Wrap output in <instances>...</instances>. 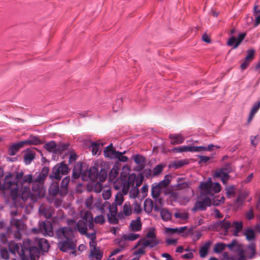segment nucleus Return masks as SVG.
Returning a JSON list of instances; mask_svg holds the SVG:
<instances>
[{
    "label": "nucleus",
    "mask_w": 260,
    "mask_h": 260,
    "mask_svg": "<svg viewBox=\"0 0 260 260\" xmlns=\"http://www.w3.org/2000/svg\"><path fill=\"white\" fill-rule=\"evenodd\" d=\"M143 176H141V178L140 179V181L137 182L136 186L132 187V188L129 190V197L131 198L135 199L136 197H137V196L139 194L138 186H139L140 185L141 183H142V182L143 181Z\"/></svg>",
    "instance_id": "nucleus-30"
},
{
    "label": "nucleus",
    "mask_w": 260,
    "mask_h": 260,
    "mask_svg": "<svg viewBox=\"0 0 260 260\" xmlns=\"http://www.w3.org/2000/svg\"><path fill=\"white\" fill-rule=\"evenodd\" d=\"M141 241H147L149 243L150 248H153L160 243L153 230H150L147 233L146 238L140 239V242Z\"/></svg>",
    "instance_id": "nucleus-9"
},
{
    "label": "nucleus",
    "mask_w": 260,
    "mask_h": 260,
    "mask_svg": "<svg viewBox=\"0 0 260 260\" xmlns=\"http://www.w3.org/2000/svg\"><path fill=\"white\" fill-rule=\"evenodd\" d=\"M245 36L246 34L244 32L239 34L237 38L232 36L229 39L227 45L232 46L234 49H236L244 39Z\"/></svg>",
    "instance_id": "nucleus-11"
},
{
    "label": "nucleus",
    "mask_w": 260,
    "mask_h": 260,
    "mask_svg": "<svg viewBox=\"0 0 260 260\" xmlns=\"http://www.w3.org/2000/svg\"><path fill=\"white\" fill-rule=\"evenodd\" d=\"M140 237V235L130 233L127 234L123 235L122 238L125 241H134Z\"/></svg>",
    "instance_id": "nucleus-43"
},
{
    "label": "nucleus",
    "mask_w": 260,
    "mask_h": 260,
    "mask_svg": "<svg viewBox=\"0 0 260 260\" xmlns=\"http://www.w3.org/2000/svg\"><path fill=\"white\" fill-rule=\"evenodd\" d=\"M90 240L89 260H101L104 253L100 247L97 246L96 239Z\"/></svg>",
    "instance_id": "nucleus-6"
},
{
    "label": "nucleus",
    "mask_w": 260,
    "mask_h": 260,
    "mask_svg": "<svg viewBox=\"0 0 260 260\" xmlns=\"http://www.w3.org/2000/svg\"><path fill=\"white\" fill-rule=\"evenodd\" d=\"M223 257L225 260H245V257L243 254L242 255H238V256L230 254L228 252H224Z\"/></svg>",
    "instance_id": "nucleus-36"
},
{
    "label": "nucleus",
    "mask_w": 260,
    "mask_h": 260,
    "mask_svg": "<svg viewBox=\"0 0 260 260\" xmlns=\"http://www.w3.org/2000/svg\"><path fill=\"white\" fill-rule=\"evenodd\" d=\"M1 188L4 190H10L11 195L14 198L17 197L19 194L20 190H21L19 184L13 180L11 173H9L5 176L3 184L1 183Z\"/></svg>",
    "instance_id": "nucleus-4"
},
{
    "label": "nucleus",
    "mask_w": 260,
    "mask_h": 260,
    "mask_svg": "<svg viewBox=\"0 0 260 260\" xmlns=\"http://www.w3.org/2000/svg\"><path fill=\"white\" fill-rule=\"evenodd\" d=\"M164 166L162 165H158L156 166L153 169V176H157L163 170Z\"/></svg>",
    "instance_id": "nucleus-55"
},
{
    "label": "nucleus",
    "mask_w": 260,
    "mask_h": 260,
    "mask_svg": "<svg viewBox=\"0 0 260 260\" xmlns=\"http://www.w3.org/2000/svg\"><path fill=\"white\" fill-rule=\"evenodd\" d=\"M170 183V179L169 178V176L167 175L165 176L164 180L160 181L157 184L161 187V188H164L168 186Z\"/></svg>",
    "instance_id": "nucleus-49"
},
{
    "label": "nucleus",
    "mask_w": 260,
    "mask_h": 260,
    "mask_svg": "<svg viewBox=\"0 0 260 260\" xmlns=\"http://www.w3.org/2000/svg\"><path fill=\"white\" fill-rule=\"evenodd\" d=\"M243 234L245 236L246 240L249 241H253L255 239V233L252 228L246 229Z\"/></svg>",
    "instance_id": "nucleus-40"
},
{
    "label": "nucleus",
    "mask_w": 260,
    "mask_h": 260,
    "mask_svg": "<svg viewBox=\"0 0 260 260\" xmlns=\"http://www.w3.org/2000/svg\"><path fill=\"white\" fill-rule=\"evenodd\" d=\"M110 208V203L108 201H105L101 208L100 209L102 214H105L108 213L109 209Z\"/></svg>",
    "instance_id": "nucleus-46"
},
{
    "label": "nucleus",
    "mask_w": 260,
    "mask_h": 260,
    "mask_svg": "<svg viewBox=\"0 0 260 260\" xmlns=\"http://www.w3.org/2000/svg\"><path fill=\"white\" fill-rule=\"evenodd\" d=\"M243 253L245 257V260L253 258L256 254V247L254 243H251L244 249L243 247Z\"/></svg>",
    "instance_id": "nucleus-12"
},
{
    "label": "nucleus",
    "mask_w": 260,
    "mask_h": 260,
    "mask_svg": "<svg viewBox=\"0 0 260 260\" xmlns=\"http://www.w3.org/2000/svg\"><path fill=\"white\" fill-rule=\"evenodd\" d=\"M70 181L69 176L65 177L61 181L60 186V194L63 196L66 194L68 192V184Z\"/></svg>",
    "instance_id": "nucleus-24"
},
{
    "label": "nucleus",
    "mask_w": 260,
    "mask_h": 260,
    "mask_svg": "<svg viewBox=\"0 0 260 260\" xmlns=\"http://www.w3.org/2000/svg\"><path fill=\"white\" fill-rule=\"evenodd\" d=\"M109 168L106 165L101 166L100 172H99L98 178L100 181L104 182L107 178L108 172Z\"/></svg>",
    "instance_id": "nucleus-34"
},
{
    "label": "nucleus",
    "mask_w": 260,
    "mask_h": 260,
    "mask_svg": "<svg viewBox=\"0 0 260 260\" xmlns=\"http://www.w3.org/2000/svg\"><path fill=\"white\" fill-rule=\"evenodd\" d=\"M199 188L201 194L207 195L211 199L214 193L219 192L221 189L220 184L218 182H212L210 178L208 181L201 183Z\"/></svg>",
    "instance_id": "nucleus-3"
},
{
    "label": "nucleus",
    "mask_w": 260,
    "mask_h": 260,
    "mask_svg": "<svg viewBox=\"0 0 260 260\" xmlns=\"http://www.w3.org/2000/svg\"><path fill=\"white\" fill-rule=\"evenodd\" d=\"M90 148L92 150V154L94 155L98 154L99 152L100 149V145L95 142H92L90 145Z\"/></svg>",
    "instance_id": "nucleus-54"
},
{
    "label": "nucleus",
    "mask_w": 260,
    "mask_h": 260,
    "mask_svg": "<svg viewBox=\"0 0 260 260\" xmlns=\"http://www.w3.org/2000/svg\"><path fill=\"white\" fill-rule=\"evenodd\" d=\"M39 228L44 235L50 237L53 236L52 225L49 221L46 220L43 222H39Z\"/></svg>",
    "instance_id": "nucleus-10"
},
{
    "label": "nucleus",
    "mask_w": 260,
    "mask_h": 260,
    "mask_svg": "<svg viewBox=\"0 0 260 260\" xmlns=\"http://www.w3.org/2000/svg\"><path fill=\"white\" fill-rule=\"evenodd\" d=\"M159 211L160 212L161 218L164 221H167L171 219L172 214L169 210L165 209H160Z\"/></svg>",
    "instance_id": "nucleus-44"
},
{
    "label": "nucleus",
    "mask_w": 260,
    "mask_h": 260,
    "mask_svg": "<svg viewBox=\"0 0 260 260\" xmlns=\"http://www.w3.org/2000/svg\"><path fill=\"white\" fill-rule=\"evenodd\" d=\"M10 223L12 229L14 231V236L15 238L20 240L25 225L23 220L13 217L11 219Z\"/></svg>",
    "instance_id": "nucleus-7"
},
{
    "label": "nucleus",
    "mask_w": 260,
    "mask_h": 260,
    "mask_svg": "<svg viewBox=\"0 0 260 260\" xmlns=\"http://www.w3.org/2000/svg\"><path fill=\"white\" fill-rule=\"evenodd\" d=\"M216 226L219 227L222 229L225 234L229 232V230L232 228V223L228 220L224 218L222 220L218 221L216 223Z\"/></svg>",
    "instance_id": "nucleus-23"
},
{
    "label": "nucleus",
    "mask_w": 260,
    "mask_h": 260,
    "mask_svg": "<svg viewBox=\"0 0 260 260\" xmlns=\"http://www.w3.org/2000/svg\"><path fill=\"white\" fill-rule=\"evenodd\" d=\"M129 229L130 231L135 232L140 231L142 229V222L141 217H137L136 219L133 220L129 224Z\"/></svg>",
    "instance_id": "nucleus-22"
},
{
    "label": "nucleus",
    "mask_w": 260,
    "mask_h": 260,
    "mask_svg": "<svg viewBox=\"0 0 260 260\" xmlns=\"http://www.w3.org/2000/svg\"><path fill=\"white\" fill-rule=\"evenodd\" d=\"M81 168L77 170L76 167H74L73 170V178L74 179H78L81 174Z\"/></svg>",
    "instance_id": "nucleus-61"
},
{
    "label": "nucleus",
    "mask_w": 260,
    "mask_h": 260,
    "mask_svg": "<svg viewBox=\"0 0 260 260\" xmlns=\"http://www.w3.org/2000/svg\"><path fill=\"white\" fill-rule=\"evenodd\" d=\"M32 195L29 187L28 186H24L20 194L21 199L23 201H26L29 198L31 200L34 201Z\"/></svg>",
    "instance_id": "nucleus-29"
},
{
    "label": "nucleus",
    "mask_w": 260,
    "mask_h": 260,
    "mask_svg": "<svg viewBox=\"0 0 260 260\" xmlns=\"http://www.w3.org/2000/svg\"><path fill=\"white\" fill-rule=\"evenodd\" d=\"M102 196L104 200L109 199L111 196V191L110 189L104 190L102 192Z\"/></svg>",
    "instance_id": "nucleus-64"
},
{
    "label": "nucleus",
    "mask_w": 260,
    "mask_h": 260,
    "mask_svg": "<svg viewBox=\"0 0 260 260\" xmlns=\"http://www.w3.org/2000/svg\"><path fill=\"white\" fill-rule=\"evenodd\" d=\"M94 222L96 223H99L100 224H103L105 222V219L104 216L103 215H100L96 216L94 218Z\"/></svg>",
    "instance_id": "nucleus-60"
},
{
    "label": "nucleus",
    "mask_w": 260,
    "mask_h": 260,
    "mask_svg": "<svg viewBox=\"0 0 260 260\" xmlns=\"http://www.w3.org/2000/svg\"><path fill=\"white\" fill-rule=\"evenodd\" d=\"M70 144L68 143L56 145V152L61 153L62 151L68 149Z\"/></svg>",
    "instance_id": "nucleus-50"
},
{
    "label": "nucleus",
    "mask_w": 260,
    "mask_h": 260,
    "mask_svg": "<svg viewBox=\"0 0 260 260\" xmlns=\"http://www.w3.org/2000/svg\"><path fill=\"white\" fill-rule=\"evenodd\" d=\"M169 138L171 139V144L178 145L182 143L185 138L180 134H170Z\"/></svg>",
    "instance_id": "nucleus-26"
},
{
    "label": "nucleus",
    "mask_w": 260,
    "mask_h": 260,
    "mask_svg": "<svg viewBox=\"0 0 260 260\" xmlns=\"http://www.w3.org/2000/svg\"><path fill=\"white\" fill-rule=\"evenodd\" d=\"M115 159H117L120 162H125L128 161V158L127 156L121 155L120 152L118 151Z\"/></svg>",
    "instance_id": "nucleus-57"
},
{
    "label": "nucleus",
    "mask_w": 260,
    "mask_h": 260,
    "mask_svg": "<svg viewBox=\"0 0 260 260\" xmlns=\"http://www.w3.org/2000/svg\"><path fill=\"white\" fill-rule=\"evenodd\" d=\"M154 209L156 212H158L160 210V207H159L156 204H153L152 200L151 199H146L144 202V210L148 214L150 213L152 209Z\"/></svg>",
    "instance_id": "nucleus-14"
},
{
    "label": "nucleus",
    "mask_w": 260,
    "mask_h": 260,
    "mask_svg": "<svg viewBox=\"0 0 260 260\" xmlns=\"http://www.w3.org/2000/svg\"><path fill=\"white\" fill-rule=\"evenodd\" d=\"M226 247H228L231 251L237 253L238 255H242L243 245L238 243L237 240L234 239L230 243L226 244Z\"/></svg>",
    "instance_id": "nucleus-15"
},
{
    "label": "nucleus",
    "mask_w": 260,
    "mask_h": 260,
    "mask_svg": "<svg viewBox=\"0 0 260 260\" xmlns=\"http://www.w3.org/2000/svg\"><path fill=\"white\" fill-rule=\"evenodd\" d=\"M182 178H178L177 182L178 183L174 186L175 189L176 190H181L183 189H185L189 186V184L187 182H179L181 181H182Z\"/></svg>",
    "instance_id": "nucleus-42"
},
{
    "label": "nucleus",
    "mask_w": 260,
    "mask_h": 260,
    "mask_svg": "<svg viewBox=\"0 0 260 260\" xmlns=\"http://www.w3.org/2000/svg\"><path fill=\"white\" fill-rule=\"evenodd\" d=\"M225 189L226 190V197L228 198H230L231 195L235 194V188L234 185L226 186Z\"/></svg>",
    "instance_id": "nucleus-53"
},
{
    "label": "nucleus",
    "mask_w": 260,
    "mask_h": 260,
    "mask_svg": "<svg viewBox=\"0 0 260 260\" xmlns=\"http://www.w3.org/2000/svg\"><path fill=\"white\" fill-rule=\"evenodd\" d=\"M126 186L127 188V192H128L130 187L135 186V183L136 180V175L135 174H132L128 177H124Z\"/></svg>",
    "instance_id": "nucleus-33"
},
{
    "label": "nucleus",
    "mask_w": 260,
    "mask_h": 260,
    "mask_svg": "<svg viewBox=\"0 0 260 260\" xmlns=\"http://www.w3.org/2000/svg\"><path fill=\"white\" fill-rule=\"evenodd\" d=\"M226 247V244L222 243H217L214 248V251L216 253H220L224 250Z\"/></svg>",
    "instance_id": "nucleus-45"
},
{
    "label": "nucleus",
    "mask_w": 260,
    "mask_h": 260,
    "mask_svg": "<svg viewBox=\"0 0 260 260\" xmlns=\"http://www.w3.org/2000/svg\"><path fill=\"white\" fill-rule=\"evenodd\" d=\"M29 257L26 258L24 255L22 256V260H38L41 251L37 246H30L28 249Z\"/></svg>",
    "instance_id": "nucleus-13"
},
{
    "label": "nucleus",
    "mask_w": 260,
    "mask_h": 260,
    "mask_svg": "<svg viewBox=\"0 0 260 260\" xmlns=\"http://www.w3.org/2000/svg\"><path fill=\"white\" fill-rule=\"evenodd\" d=\"M71 222L76 223L74 230H77L81 235L85 236L90 240L96 239V230L94 227L92 214L90 212L86 211L77 223L74 220H71Z\"/></svg>",
    "instance_id": "nucleus-2"
},
{
    "label": "nucleus",
    "mask_w": 260,
    "mask_h": 260,
    "mask_svg": "<svg viewBox=\"0 0 260 260\" xmlns=\"http://www.w3.org/2000/svg\"><path fill=\"white\" fill-rule=\"evenodd\" d=\"M227 171H225V169L224 168H221L219 170L216 171L215 173V177H221V176H228V175H229V174H225V172Z\"/></svg>",
    "instance_id": "nucleus-62"
},
{
    "label": "nucleus",
    "mask_w": 260,
    "mask_h": 260,
    "mask_svg": "<svg viewBox=\"0 0 260 260\" xmlns=\"http://www.w3.org/2000/svg\"><path fill=\"white\" fill-rule=\"evenodd\" d=\"M113 187L116 190L121 191L123 194H127V188L126 186L124 178H117L114 181Z\"/></svg>",
    "instance_id": "nucleus-18"
},
{
    "label": "nucleus",
    "mask_w": 260,
    "mask_h": 260,
    "mask_svg": "<svg viewBox=\"0 0 260 260\" xmlns=\"http://www.w3.org/2000/svg\"><path fill=\"white\" fill-rule=\"evenodd\" d=\"M35 157V153L34 151L27 149L25 151L24 154V162L26 165L31 164V161Z\"/></svg>",
    "instance_id": "nucleus-27"
},
{
    "label": "nucleus",
    "mask_w": 260,
    "mask_h": 260,
    "mask_svg": "<svg viewBox=\"0 0 260 260\" xmlns=\"http://www.w3.org/2000/svg\"><path fill=\"white\" fill-rule=\"evenodd\" d=\"M139 246H141V247L135 251L134 254L136 255H140L145 254L146 252L145 248L147 247L150 248L149 243L147 241L140 242V239L135 245V248H136Z\"/></svg>",
    "instance_id": "nucleus-21"
},
{
    "label": "nucleus",
    "mask_w": 260,
    "mask_h": 260,
    "mask_svg": "<svg viewBox=\"0 0 260 260\" xmlns=\"http://www.w3.org/2000/svg\"><path fill=\"white\" fill-rule=\"evenodd\" d=\"M34 179H32V175L31 174H28L26 175H24L22 178V181L21 182L20 184L27 183H32Z\"/></svg>",
    "instance_id": "nucleus-58"
},
{
    "label": "nucleus",
    "mask_w": 260,
    "mask_h": 260,
    "mask_svg": "<svg viewBox=\"0 0 260 260\" xmlns=\"http://www.w3.org/2000/svg\"><path fill=\"white\" fill-rule=\"evenodd\" d=\"M75 231L69 226H62L57 228L55 232V236L59 240L58 248L62 252H69L74 256L77 255Z\"/></svg>",
    "instance_id": "nucleus-1"
},
{
    "label": "nucleus",
    "mask_w": 260,
    "mask_h": 260,
    "mask_svg": "<svg viewBox=\"0 0 260 260\" xmlns=\"http://www.w3.org/2000/svg\"><path fill=\"white\" fill-rule=\"evenodd\" d=\"M118 151L114 149L112 143L107 146L104 150V155L105 157L110 159H115V157Z\"/></svg>",
    "instance_id": "nucleus-19"
},
{
    "label": "nucleus",
    "mask_w": 260,
    "mask_h": 260,
    "mask_svg": "<svg viewBox=\"0 0 260 260\" xmlns=\"http://www.w3.org/2000/svg\"><path fill=\"white\" fill-rule=\"evenodd\" d=\"M24 146L22 141H20L17 143L14 144L9 149V154L13 156L19 150V149Z\"/></svg>",
    "instance_id": "nucleus-31"
},
{
    "label": "nucleus",
    "mask_w": 260,
    "mask_h": 260,
    "mask_svg": "<svg viewBox=\"0 0 260 260\" xmlns=\"http://www.w3.org/2000/svg\"><path fill=\"white\" fill-rule=\"evenodd\" d=\"M260 108V101H257L254 103L250 112L248 118V122H250L253 119L255 114L257 113Z\"/></svg>",
    "instance_id": "nucleus-35"
},
{
    "label": "nucleus",
    "mask_w": 260,
    "mask_h": 260,
    "mask_svg": "<svg viewBox=\"0 0 260 260\" xmlns=\"http://www.w3.org/2000/svg\"><path fill=\"white\" fill-rule=\"evenodd\" d=\"M162 188L156 183L152 184L151 188V196L153 198L159 196Z\"/></svg>",
    "instance_id": "nucleus-37"
},
{
    "label": "nucleus",
    "mask_w": 260,
    "mask_h": 260,
    "mask_svg": "<svg viewBox=\"0 0 260 260\" xmlns=\"http://www.w3.org/2000/svg\"><path fill=\"white\" fill-rule=\"evenodd\" d=\"M123 193H117L115 196V203L117 205H121L123 203Z\"/></svg>",
    "instance_id": "nucleus-59"
},
{
    "label": "nucleus",
    "mask_w": 260,
    "mask_h": 260,
    "mask_svg": "<svg viewBox=\"0 0 260 260\" xmlns=\"http://www.w3.org/2000/svg\"><path fill=\"white\" fill-rule=\"evenodd\" d=\"M35 245L37 246L40 251L43 253L48 251L50 247L48 241L44 238H36Z\"/></svg>",
    "instance_id": "nucleus-17"
},
{
    "label": "nucleus",
    "mask_w": 260,
    "mask_h": 260,
    "mask_svg": "<svg viewBox=\"0 0 260 260\" xmlns=\"http://www.w3.org/2000/svg\"><path fill=\"white\" fill-rule=\"evenodd\" d=\"M243 227L242 221H235L232 223V228H234L233 235L238 236L239 233L242 231Z\"/></svg>",
    "instance_id": "nucleus-32"
},
{
    "label": "nucleus",
    "mask_w": 260,
    "mask_h": 260,
    "mask_svg": "<svg viewBox=\"0 0 260 260\" xmlns=\"http://www.w3.org/2000/svg\"><path fill=\"white\" fill-rule=\"evenodd\" d=\"M44 148L49 151H51L53 149L56 152V144L54 141H50L44 145Z\"/></svg>",
    "instance_id": "nucleus-48"
},
{
    "label": "nucleus",
    "mask_w": 260,
    "mask_h": 260,
    "mask_svg": "<svg viewBox=\"0 0 260 260\" xmlns=\"http://www.w3.org/2000/svg\"><path fill=\"white\" fill-rule=\"evenodd\" d=\"M1 255L2 257L4 259H8L9 258V253L6 248H3L1 250Z\"/></svg>",
    "instance_id": "nucleus-63"
},
{
    "label": "nucleus",
    "mask_w": 260,
    "mask_h": 260,
    "mask_svg": "<svg viewBox=\"0 0 260 260\" xmlns=\"http://www.w3.org/2000/svg\"><path fill=\"white\" fill-rule=\"evenodd\" d=\"M85 205L87 208L90 209H92L93 208V197L92 196L88 197L85 201Z\"/></svg>",
    "instance_id": "nucleus-56"
},
{
    "label": "nucleus",
    "mask_w": 260,
    "mask_h": 260,
    "mask_svg": "<svg viewBox=\"0 0 260 260\" xmlns=\"http://www.w3.org/2000/svg\"><path fill=\"white\" fill-rule=\"evenodd\" d=\"M69 168L64 162L57 164L53 168L51 173L49 175V178L51 180H59L63 175L68 173Z\"/></svg>",
    "instance_id": "nucleus-5"
},
{
    "label": "nucleus",
    "mask_w": 260,
    "mask_h": 260,
    "mask_svg": "<svg viewBox=\"0 0 260 260\" xmlns=\"http://www.w3.org/2000/svg\"><path fill=\"white\" fill-rule=\"evenodd\" d=\"M123 212L125 216H129L132 214V208L129 203H125L123 206Z\"/></svg>",
    "instance_id": "nucleus-47"
},
{
    "label": "nucleus",
    "mask_w": 260,
    "mask_h": 260,
    "mask_svg": "<svg viewBox=\"0 0 260 260\" xmlns=\"http://www.w3.org/2000/svg\"><path fill=\"white\" fill-rule=\"evenodd\" d=\"M211 244L210 241H207L200 248L199 253L201 257H205L207 255L208 251Z\"/></svg>",
    "instance_id": "nucleus-38"
},
{
    "label": "nucleus",
    "mask_w": 260,
    "mask_h": 260,
    "mask_svg": "<svg viewBox=\"0 0 260 260\" xmlns=\"http://www.w3.org/2000/svg\"><path fill=\"white\" fill-rule=\"evenodd\" d=\"M9 250L10 252L14 255L16 253L23 255L24 251L20 243H17L13 241H11L8 243Z\"/></svg>",
    "instance_id": "nucleus-16"
},
{
    "label": "nucleus",
    "mask_w": 260,
    "mask_h": 260,
    "mask_svg": "<svg viewBox=\"0 0 260 260\" xmlns=\"http://www.w3.org/2000/svg\"><path fill=\"white\" fill-rule=\"evenodd\" d=\"M134 160L136 164L143 165L145 163L146 159L143 155L137 154L135 156Z\"/></svg>",
    "instance_id": "nucleus-52"
},
{
    "label": "nucleus",
    "mask_w": 260,
    "mask_h": 260,
    "mask_svg": "<svg viewBox=\"0 0 260 260\" xmlns=\"http://www.w3.org/2000/svg\"><path fill=\"white\" fill-rule=\"evenodd\" d=\"M108 221L110 223L117 224L118 222V220L116 217L117 214L108 213L107 214Z\"/></svg>",
    "instance_id": "nucleus-51"
},
{
    "label": "nucleus",
    "mask_w": 260,
    "mask_h": 260,
    "mask_svg": "<svg viewBox=\"0 0 260 260\" xmlns=\"http://www.w3.org/2000/svg\"><path fill=\"white\" fill-rule=\"evenodd\" d=\"M212 205L211 198L207 195H202L201 194V197L192 209L193 211L199 210L204 211L207 207H209Z\"/></svg>",
    "instance_id": "nucleus-8"
},
{
    "label": "nucleus",
    "mask_w": 260,
    "mask_h": 260,
    "mask_svg": "<svg viewBox=\"0 0 260 260\" xmlns=\"http://www.w3.org/2000/svg\"><path fill=\"white\" fill-rule=\"evenodd\" d=\"M50 194L53 196H56L58 193L60 194V187L57 183H52L49 189Z\"/></svg>",
    "instance_id": "nucleus-41"
},
{
    "label": "nucleus",
    "mask_w": 260,
    "mask_h": 260,
    "mask_svg": "<svg viewBox=\"0 0 260 260\" xmlns=\"http://www.w3.org/2000/svg\"><path fill=\"white\" fill-rule=\"evenodd\" d=\"M49 171V169L48 167H44L42 168L41 172L39 173L37 176L34 179L33 181L36 182L40 183V184H43L45 178L48 176Z\"/></svg>",
    "instance_id": "nucleus-20"
},
{
    "label": "nucleus",
    "mask_w": 260,
    "mask_h": 260,
    "mask_svg": "<svg viewBox=\"0 0 260 260\" xmlns=\"http://www.w3.org/2000/svg\"><path fill=\"white\" fill-rule=\"evenodd\" d=\"M88 174V178L92 181H95L98 178L99 176V169L98 166H95L91 167L87 172Z\"/></svg>",
    "instance_id": "nucleus-25"
},
{
    "label": "nucleus",
    "mask_w": 260,
    "mask_h": 260,
    "mask_svg": "<svg viewBox=\"0 0 260 260\" xmlns=\"http://www.w3.org/2000/svg\"><path fill=\"white\" fill-rule=\"evenodd\" d=\"M43 185L42 184H40V183L36 182L34 181L32 182V190L39 196L42 193Z\"/></svg>",
    "instance_id": "nucleus-39"
},
{
    "label": "nucleus",
    "mask_w": 260,
    "mask_h": 260,
    "mask_svg": "<svg viewBox=\"0 0 260 260\" xmlns=\"http://www.w3.org/2000/svg\"><path fill=\"white\" fill-rule=\"evenodd\" d=\"M24 145H39L41 144V141L37 136L30 135L29 138L24 141H22Z\"/></svg>",
    "instance_id": "nucleus-28"
}]
</instances>
